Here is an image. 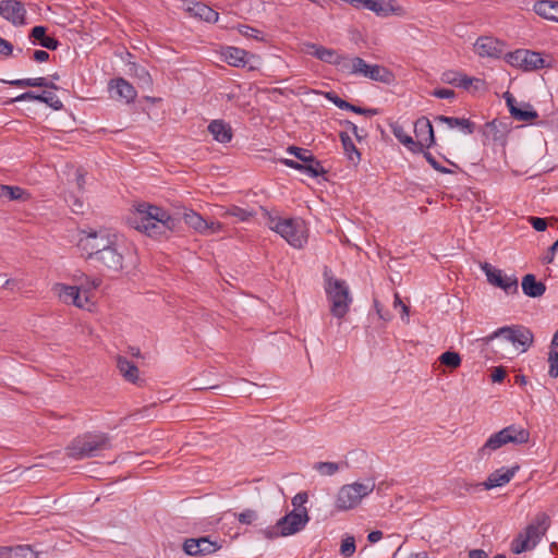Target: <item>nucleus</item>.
I'll list each match as a JSON object with an SVG mask.
<instances>
[{"label":"nucleus","instance_id":"nucleus-1","mask_svg":"<svg viewBox=\"0 0 558 558\" xmlns=\"http://www.w3.org/2000/svg\"><path fill=\"white\" fill-rule=\"evenodd\" d=\"M128 223L148 236H162L179 230L181 219L169 215L163 208L149 203H140L128 217Z\"/></svg>","mask_w":558,"mask_h":558},{"label":"nucleus","instance_id":"nucleus-2","mask_svg":"<svg viewBox=\"0 0 558 558\" xmlns=\"http://www.w3.org/2000/svg\"><path fill=\"white\" fill-rule=\"evenodd\" d=\"M118 242L119 235L108 228H87L78 231L77 247L86 260L111 248Z\"/></svg>","mask_w":558,"mask_h":558},{"label":"nucleus","instance_id":"nucleus-3","mask_svg":"<svg viewBox=\"0 0 558 558\" xmlns=\"http://www.w3.org/2000/svg\"><path fill=\"white\" fill-rule=\"evenodd\" d=\"M111 438L105 433H85L75 437L66 447V454L75 460L93 458L111 449Z\"/></svg>","mask_w":558,"mask_h":558},{"label":"nucleus","instance_id":"nucleus-4","mask_svg":"<svg viewBox=\"0 0 558 558\" xmlns=\"http://www.w3.org/2000/svg\"><path fill=\"white\" fill-rule=\"evenodd\" d=\"M325 292L330 303V313L337 318H343L353 301L347 282L335 278L328 268L324 271Z\"/></svg>","mask_w":558,"mask_h":558},{"label":"nucleus","instance_id":"nucleus-5","mask_svg":"<svg viewBox=\"0 0 558 558\" xmlns=\"http://www.w3.org/2000/svg\"><path fill=\"white\" fill-rule=\"evenodd\" d=\"M260 214L266 220L269 229L280 234L289 244L294 247H302L306 242L305 227L301 219L272 216L266 208L259 207Z\"/></svg>","mask_w":558,"mask_h":558},{"label":"nucleus","instance_id":"nucleus-6","mask_svg":"<svg viewBox=\"0 0 558 558\" xmlns=\"http://www.w3.org/2000/svg\"><path fill=\"white\" fill-rule=\"evenodd\" d=\"M529 440L530 432L526 428L511 424L490 435L485 444L477 450V458L480 460L488 458L494 451L508 444L524 445L527 444Z\"/></svg>","mask_w":558,"mask_h":558},{"label":"nucleus","instance_id":"nucleus-7","mask_svg":"<svg viewBox=\"0 0 558 558\" xmlns=\"http://www.w3.org/2000/svg\"><path fill=\"white\" fill-rule=\"evenodd\" d=\"M375 488V483L368 481L367 483L355 482L340 487L335 501V508L338 511H348L356 508L362 499L368 496Z\"/></svg>","mask_w":558,"mask_h":558},{"label":"nucleus","instance_id":"nucleus-8","mask_svg":"<svg viewBox=\"0 0 558 558\" xmlns=\"http://www.w3.org/2000/svg\"><path fill=\"white\" fill-rule=\"evenodd\" d=\"M498 337H504L514 347H522V352L527 351V349L533 344L534 341L533 332L527 327L522 325L500 327L497 330H495L492 335L484 338V341L488 343Z\"/></svg>","mask_w":558,"mask_h":558},{"label":"nucleus","instance_id":"nucleus-9","mask_svg":"<svg viewBox=\"0 0 558 558\" xmlns=\"http://www.w3.org/2000/svg\"><path fill=\"white\" fill-rule=\"evenodd\" d=\"M348 69L344 72L349 74H360L369 80L389 83L392 78V73L385 66L379 64H367L362 58L354 57L349 59Z\"/></svg>","mask_w":558,"mask_h":558},{"label":"nucleus","instance_id":"nucleus-10","mask_svg":"<svg viewBox=\"0 0 558 558\" xmlns=\"http://www.w3.org/2000/svg\"><path fill=\"white\" fill-rule=\"evenodd\" d=\"M88 262H92L97 269L119 274L123 269L124 256L118 243L111 248L95 255Z\"/></svg>","mask_w":558,"mask_h":558},{"label":"nucleus","instance_id":"nucleus-11","mask_svg":"<svg viewBox=\"0 0 558 558\" xmlns=\"http://www.w3.org/2000/svg\"><path fill=\"white\" fill-rule=\"evenodd\" d=\"M308 521L310 515L307 510L303 508L300 511L292 510L280 518L278 520V526L281 529L282 536H289L302 531Z\"/></svg>","mask_w":558,"mask_h":558},{"label":"nucleus","instance_id":"nucleus-12","mask_svg":"<svg viewBox=\"0 0 558 558\" xmlns=\"http://www.w3.org/2000/svg\"><path fill=\"white\" fill-rule=\"evenodd\" d=\"M306 53L329 64L337 65L342 72L348 69V57L340 56L335 49L326 48L317 44H306Z\"/></svg>","mask_w":558,"mask_h":558},{"label":"nucleus","instance_id":"nucleus-13","mask_svg":"<svg viewBox=\"0 0 558 558\" xmlns=\"http://www.w3.org/2000/svg\"><path fill=\"white\" fill-rule=\"evenodd\" d=\"M489 283L502 289L506 293H518V279L515 276H504L501 270L492 267L490 264L482 265Z\"/></svg>","mask_w":558,"mask_h":558},{"label":"nucleus","instance_id":"nucleus-14","mask_svg":"<svg viewBox=\"0 0 558 558\" xmlns=\"http://www.w3.org/2000/svg\"><path fill=\"white\" fill-rule=\"evenodd\" d=\"M0 15L15 26L26 23V9L20 0H2L0 2Z\"/></svg>","mask_w":558,"mask_h":558},{"label":"nucleus","instance_id":"nucleus-15","mask_svg":"<svg viewBox=\"0 0 558 558\" xmlns=\"http://www.w3.org/2000/svg\"><path fill=\"white\" fill-rule=\"evenodd\" d=\"M221 548L217 542L208 537L187 538L183 543V550L189 556H206L216 553Z\"/></svg>","mask_w":558,"mask_h":558},{"label":"nucleus","instance_id":"nucleus-16","mask_svg":"<svg viewBox=\"0 0 558 558\" xmlns=\"http://www.w3.org/2000/svg\"><path fill=\"white\" fill-rule=\"evenodd\" d=\"M504 48L505 43L492 36H481L474 44V51L482 58H500Z\"/></svg>","mask_w":558,"mask_h":558},{"label":"nucleus","instance_id":"nucleus-17","mask_svg":"<svg viewBox=\"0 0 558 558\" xmlns=\"http://www.w3.org/2000/svg\"><path fill=\"white\" fill-rule=\"evenodd\" d=\"M415 143H421V151L435 145V134L432 122L426 117H421L414 122Z\"/></svg>","mask_w":558,"mask_h":558},{"label":"nucleus","instance_id":"nucleus-18","mask_svg":"<svg viewBox=\"0 0 558 558\" xmlns=\"http://www.w3.org/2000/svg\"><path fill=\"white\" fill-rule=\"evenodd\" d=\"M507 133V124L495 119L483 126L482 134L485 138L483 143L484 145H486L487 142L504 145L506 143Z\"/></svg>","mask_w":558,"mask_h":558},{"label":"nucleus","instance_id":"nucleus-19","mask_svg":"<svg viewBox=\"0 0 558 558\" xmlns=\"http://www.w3.org/2000/svg\"><path fill=\"white\" fill-rule=\"evenodd\" d=\"M518 470L519 465H514L509 469H498L490 473L485 482H483L482 484H477L476 486H484L485 489H492L495 487L504 486L513 478Z\"/></svg>","mask_w":558,"mask_h":558},{"label":"nucleus","instance_id":"nucleus-20","mask_svg":"<svg viewBox=\"0 0 558 558\" xmlns=\"http://www.w3.org/2000/svg\"><path fill=\"white\" fill-rule=\"evenodd\" d=\"M183 220L184 222L192 227L194 230L204 233L208 230L211 232H216L221 230L222 226L220 222H214L210 223L207 222L199 214L195 213L194 210H184L183 213Z\"/></svg>","mask_w":558,"mask_h":558},{"label":"nucleus","instance_id":"nucleus-21","mask_svg":"<svg viewBox=\"0 0 558 558\" xmlns=\"http://www.w3.org/2000/svg\"><path fill=\"white\" fill-rule=\"evenodd\" d=\"M24 100H36L39 102H44L50 108L54 110H60L63 108L62 101L51 92H43L41 94H36L34 92H25L15 98L11 99L10 102H17Z\"/></svg>","mask_w":558,"mask_h":558},{"label":"nucleus","instance_id":"nucleus-22","mask_svg":"<svg viewBox=\"0 0 558 558\" xmlns=\"http://www.w3.org/2000/svg\"><path fill=\"white\" fill-rule=\"evenodd\" d=\"M547 520L548 518L546 514H538L536 520L529 524L523 532H521V534L526 537V541L532 545L533 548L538 544L542 536L546 533Z\"/></svg>","mask_w":558,"mask_h":558},{"label":"nucleus","instance_id":"nucleus-23","mask_svg":"<svg viewBox=\"0 0 558 558\" xmlns=\"http://www.w3.org/2000/svg\"><path fill=\"white\" fill-rule=\"evenodd\" d=\"M29 40L34 45H39L48 50H57L60 43L57 38L47 35V27L43 25L34 26L28 35Z\"/></svg>","mask_w":558,"mask_h":558},{"label":"nucleus","instance_id":"nucleus-24","mask_svg":"<svg viewBox=\"0 0 558 558\" xmlns=\"http://www.w3.org/2000/svg\"><path fill=\"white\" fill-rule=\"evenodd\" d=\"M207 129L214 140L219 143L226 144L232 140V129L223 120H213Z\"/></svg>","mask_w":558,"mask_h":558},{"label":"nucleus","instance_id":"nucleus-25","mask_svg":"<svg viewBox=\"0 0 558 558\" xmlns=\"http://www.w3.org/2000/svg\"><path fill=\"white\" fill-rule=\"evenodd\" d=\"M436 121L447 124L450 129H459L463 134H473L476 124L466 118L437 116Z\"/></svg>","mask_w":558,"mask_h":558},{"label":"nucleus","instance_id":"nucleus-26","mask_svg":"<svg viewBox=\"0 0 558 558\" xmlns=\"http://www.w3.org/2000/svg\"><path fill=\"white\" fill-rule=\"evenodd\" d=\"M533 10L541 17L558 23V0H538Z\"/></svg>","mask_w":558,"mask_h":558},{"label":"nucleus","instance_id":"nucleus-27","mask_svg":"<svg viewBox=\"0 0 558 558\" xmlns=\"http://www.w3.org/2000/svg\"><path fill=\"white\" fill-rule=\"evenodd\" d=\"M522 291L529 298H539L546 291V286L542 281H537L533 274H527L522 278Z\"/></svg>","mask_w":558,"mask_h":558},{"label":"nucleus","instance_id":"nucleus-28","mask_svg":"<svg viewBox=\"0 0 558 558\" xmlns=\"http://www.w3.org/2000/svg\"><path fill=\"white\" fill-rule=\"evenodd\" d=\"M186 11L193 16L208 23L217 22L219 16L214 9L202 2H192L186 7Z\"/></svg>","mask_w":558,"mask_h":558},{"label":"nucleus","instance_id":"nucleus-29","mask_svg":"<svg viewBox=\"0 0 558 558\" xmlns=\"http://www.w3.org/2000/svg\"><path fill=\"white\" fill-rule=\"evenodd\" d=\"M281 162L289 168L306 173L311 178H317L327 173V170L323 167L322 162H314V166L310 163L305 165L293 159H282Z\"/></svg>","mask_w":558,"mask_h":558},{"label":"nucleus","instance_id":"nucleus-30","mask_svg":"<svg viewBox=\"0 0 558 558\" xmlns=\"http://www.w3.org/2000/svg\"><path fill=\"white\" fill-rule=\"evenodd\" d=\"M0 558H38L31 545L0 547Z\"/></svg>","mask_w":558,"mask_h":558},{"label":"nucleus","instance_id":"nucleus-31","mask_svg":"<svg viewBox=\"0 0 558 558\" xmlns=\"http://www.w3.org/2000/svg\"><path fill=\"white\" fill-rule=\"evenodd\" d=\"M390 129L395 137L401 144H403L410 151H412L413 154H421V143H415L412 136L405 133L404 128L399 122L391 123Z\"/></svg>","mask_w":558,"mask_h":558},{"label":"nucleus","instance_id":"nucleus-32","mask_svg":"<svg viewBox=\"0 0 558 558\" xmlns=\"http://www.w3.org/2000/svg\"><path fill=\"white\" fill-rule=\"evenodd\" d=\"M5 84L24 88V87H46L50 89H58L59 87L52 82L47 80L46 77H35V78H17L12 81H2Z\"/></svg>","mask_w":558,"mask_h":558},{"label":"nucleus","instance_id":"nucleus-33","mask_svg":"<svg viewBox=\"0 0 558 558\" xmlns=\"http://www.w3.org/2000/svg\"><path fill=\"white\" fill-rule=\"evenodd\" d=\"M225 60L232 66H245L248 52L236 47H228L223 52Z\"/></svg>","mask_w":558,"mask_h":558},{"label":"nucleus","instance_id":"nucleus-34","mask_svg":"<svg viewBox=\"0 0 558 558\" xmlns=\"http://www.w3.org/2000/svg\"><path fill=\"white\" fill-rule=\"evenodd\" d=\"M117 367L119 368L121 375L130 383L135 384L138 379V368L137 366L129 361L124 356H118L117 359Z\"/></svg>","mask_w":558,"mask_h":558},{"label":"nucleus","instance_id":"nucleus-35","mask_svg":"<svg viewBox=\"0 0 558 558\" xmlns=\"http://www.w3.org/2000/svg\"><path fill=\"white\" fill-rule=\"evenodd\" d=\"M361 8L368 9L380 16H387L393 11L391 0H363Z\"/></svg>","mask_w":558,"mask_h":558},{"label":"nucleus","instance_id":"nucleus-36","mask_svg":"<svg viewBox=\"0 0 558 558\" xmlns=\"http://www.w3.org/2000/svg\"><path fill=\"white\" fill-rule=\"evenodd\" d=\"M548 66L541 52L526 50L524 52L523 71H535Z\"/></svg>","mask_w":558,"mask_h":558},{"label":"nucleus","instance_id":"nucleus-37","mask_svg":"<svg viewBox=\"0 0 558 558\" xmlns=\"http://www.w3.org/2000/svg\"><path fill=\"white\" fill-rule=\"evenodd\" d=\"M339 137H340L344 154L348 157V159L350 161H352L353 163H359L361 160V153L354 145L350 135L347 132H340Z\"/></svg>","mask_w":558,"mask_h":558},{"label":"nucleus","instance_id":"nucleus-38","mask_svg":"<svg viewBox=\"0 0 558 558\" xmlns=\"http://www.w3.org/2000/svg\"><path fill=\"white\" fill-rule=\"evenodd\" d=\"M114 90L116 94L121 98L124 99L128 104L133 101L136 97V90L132 84H130L124 78H117L114 80Z\"/></svg>","mask_w":558,"mask_h":558},{"label":"nucleus","instance_id":"nucleus-39","mask_svg":"<svg viewBox=\"0 0 558 558\" xmlns=\"http://www.w3.org/2000/svg\"><path fill=\"white\" fill-rule=\"evenodd\" d=\"M0 197L9 201H25L29 194L20 186L0 184Z\"/></svg>","mask_w":558,"mask_h":558},{"label":"nucleus","instance_id":"nucleus-40","mask_svg":"<svg viewBox=\"0 0 558 558\" xmlns=\"http://www.w3.org/2000/svg\"><path fill=\"white\" fill-rule=\"evenodd\" d=\"M287 151L291 155H293L295 158L300 160V162L305 165H312L314 166V162H320L312 153L311 150L298 146H289L287 148Z\"/></svg>","mask_w":558,"mask_h":558},{"label":"nucleus","instance_id":"nucleus-41","mask_svg":"<svg viewBox=\"0 0 558 558\" xmlns=\"http://www.w3.org/2000/svg\"><path fill=\"white\" fill-rule=\"evenodd\" d=\"M513 119L518 121H533L538 117V113L533 109V107L530 104H523L522 107H518L515 110L512 111Z\"/></svg>","mask_w":558,"mask_h":558},{"label":"nucleus","instance_id":"nucleus-42","mask_svg":"<svg viewBox=\"0 0 558 558\" xmlns=\"http://www.w3.org/2000/svg\"><path fill=\"white\" fill-rule=\"evenodd\" d=\"M257 213L253 210H248L245 208H241L235 205H231L223 214L225 217L231 216L238 218L240 221H248L251 218L255 217Z\"/></svg>","mask_w":558,"mask_h":558},{"label":"nucleus","instance_id":"nucleus-43","mask_svg":"<svg viewBox=\"0 0 558 558\" xmlns=\"http://www.w3.org/2000/svg\"><path fill=\"white\" fill-rule=\"evenodd\" d=\"M438 361L441 365H445L451 369H456L461 365V356L458 352L446 351L439 357Z\"/></svg>","mask_w":558,"mask_h":558},{"label":"nucleus","instance_id":"nucleus-44","mask_svg":"<svg viewBox=\"0 0 558 558\" xmlns=\"http://www.w3.org/2000/svg\"><path fill=\"white\" fill-rule=\"evenodd\" d=\"M78 287L60 284L59 296L64 303L73 304L74 300L78 298Z\"/></svg>","mask_w":558,"mask_h":558},{"label":"nucleus","instance_id":"nucleus-45","mask_svg":"<svg viewBox=\"0 0 558 558\" xmlns=\"http://www.w3.org/2000/svg\"><path fill=\"white\" fill-rule=\"evenodd\" d=\"M326 98L329 101H331L333 105H336L339 109L349 110V111L356 113L359 106L348 102L347 100L339 97L336 93H333V92L327 93Z\"/></svg>","mask_w":558,"mask_h":558},{"label":"nucleus","instance_id":"nucleus-46","mask_svg":"<svg viewBox=\"0 0 558 558\" xmlns=\"http://www.w3.org/2000/svg\"><path fill=\"white\" fill-rule=\"evenodd\" d=\"M532 548V545L526 541V537H524L521 533H519L511 542V551L515 555L522 554Z\"/></svg>","mask_w":558,"mask_h":558},{"label":"nucleus","instance_id":"nucleus-47","mask_svg":"<svg viewBox=\"0 0 558 558\" xmlns=\"http://www.w3.org/2000/svg\"><path fill=\"white\" fill-rule=\"evenodd\" d=\"M239 32L247 38H253L257 41H266L265 35L262 31L251 27L248 25H240Z\"/></svg>","mask_w":558,"mask_h":558},{"label":"nucleus","instance_id":"nucleus-48","mask_svg":"<svg viewBox=\"0 0 558 558\" xmlns=\"http://www.w3.org/2000/svg\"><path fill=\"white\" fill-rule=\"evenodd\" d=\"M314 469L322 475L330 476L339 471L340 465L336 462H317L315 463Z\"/></svg>","mask_w":558,"mask_h":558},{"label":"nucleus","instance_id":"nucleus-49","mask_svg":"<svg viewBox=\"0 0 558 558\" xmlns=\"http://www.w3.org/2000/svg\"><path fill=\"white\" fill-rule=\"evenodd\" d=\"M524 52L525 49H518L513 52H509L506 54V61L512 66L522 69L524 63Z\"/></svg>","mask_w":558,"mask_h":558},{"label":"nucleus","instance_id":"nucleus-50","mask_svg":"<svg viewBox=\"0 0 558 558\" xmlns=\"http://www.w3.org/2000/svg\"><path fill=\"white\" fill-rule=\"evenodd\" d=\"M549 369L548 375L553 378L558 377V351L550 348L548 353Z\"/></svg>","mask_w":558,"mask_h":558},{"label":"nucleus","instance_id":"nucleus-51","mask_svg":"<svg viewBox=\"0 0 558 558\" xmlns=\"http://www.w3.org/2000/svg\"><path fill=\"white\" fill-rule=\"evenodd\" d=\"M426 159V161L432 166V168L440 173H452V171L444 166H441L436 158L427 150L423 149L421 151Z\"/></svg>","mask_w":558,"mask_h":558},{"label":"nucleus","instance_id":"nucleus-52","mask_svg":"<svg viewBox=\"0 0 558 558\" xmlns=\"http://www.w3.org/2000/svg\"><path fill=\"white\" fill-rule=\"evenodd\" d=\"M355 551V539L353 536H348L344 539H342L341 546H340V553L344 557H351Z\"/></svg>","mask_w":558,"mask_h":558},{"label":"nucleus","instance_id":"nucleus-53","mask_svg":"<svg viewBox=\"0 0 558 558\" xmlns=\"http://www.w3.org/2000/svg\"><path fill=\"white\" fill-rule=\"evenodd\" d=\"M257 518V513L253 509H245L238 514V520L242 524H252Z\"/></svg>","mask_w":558,"mask_h":558},{"label":"nucleus","instance_id":"nucleus-54","mask_svg":"<svg viewBox=\"0 0 558 558\" xmlns=\"http://www.w3.org/2000/svg\"><path fill=\"white\" fill-rule=\"evenodd\" d=\"M307 499H308V495L307 493L305 492H301V493H298L293 498H292V505L294 507L293 510H296V511H300L302 510L304 507V504L307 502Z\"/></svg>","mask_w":558,"mask_h":558},{"label":"nucleus","instance_id":"nucleus-55","mask_svg":"<svg viewBox=\"0 0 558 558\" xmlns=\"http://www.w3.org/2000/svg\"><path fill=\"white\" fill-rule=\"evenodd\" d=\"M260 533L268 539H275L282 536L281 529L278 526V522L274 526L260 530Z\"/></svg>","mask_w":558,"mask_h":558},{"label":"nucleus","instance_id":"nucleus-56","mask_svg":"<svg viewBox=\"0 0 558 558\" xmlns=\"http://www.w3.org/2000/svg\"><path fill=\"white\" fill-rule=\"evenodd\" d=\"M529 222L536 231H545L548 226L547 220L541 217L531 216L529 217Z\"/></svg>","mask_w":558,"mask_h":558},{"label":"nucleus","instance_id":"nucleus-57","mask_svg":"<svg viewBox=\"0 0 558 558\" xmlns=\"http://www.w3.org/2000/svg\"><path fill=\"white\" fill-rule=\"evenodd\" d=\"M432 95L440 99H450L454 97V90L448 88H436L433 90Z\"/></svg>","mask_w":558,"mask_h":558},{"label":"nucleus","instance_id":"nucleus-58","mask_svg":"<svg viewBox=\"0 0 558 558\" xmlns=\"http://www.w3.org/2000/svg\"><path fill=\"white\" fill-rule=\"evenodd\" d=\"M13 45L0 36V54L9 57L13 52Z\"/></svg>","mask_w":558,"mask_h":558},{"label":"nucleus","instance_id":"nucleus-59","mask_svg":"<svg viewBox=\"0 0 558 558\" xmlns=\"http://www.w3.org/2000/svg\"><path fill=\"white\" fill-rule=\"evenodd\" d=\"M473 82H477L478 83L480 80L474 78V77H470V76H468L465 74H461L460 73L458 87H462L464 89H469Z\"/></svg>","mask_w":558,"mask_h":558},{"label":"nucleus","instance_id":"nucleus-60","mask_svg":"<svg viewBox=\"0 0 558 558\" xmlns=\"http://www.w3.org/2000/svg\"><path fill=\"white\" fill-rule=\"evenodd\" d=\"M459 75H460L459 72L449 71V72L444 73L442 81L448 84L458 86Z\"/></svg>","mask_w":558,"mask_h":558},{"label":"nucleus","instance_id":"nucleus-61","mask_svg":"<svg viewBox=\"0 0 558 558\" xmlns=\"http://www.w3.org/2000/svg\"><path fill=\"white\" fill-rule=\"evenodd\" d=\"M344 123H345L347 128L353 133L356 141L361 142L362 140H364L366 137L367 134L360 133L357 126L353 122L347 120Z\"/></svg>","mask_w":558,"mask_h":558},{"label":"nucleus","instance_id":"nucleus-62","mask_svg":"<svg viewBox=\"0 0 558 558\" xmlns=\"http://www.w3.org/2000/svg\"><path fill=\"white\" fill-rule=\"evenodd\" d=\"M138 78L147 86L151 85V77L145 68H138L135 70Z\"/></svg>","mask_w":558,"mask_h":558},{"label":"nucleus","instance_id":"nucleus-63","mask_svg":"<svg viewBox=\"0 0 558 558\" xmlns=\"http://www.w3.org/2000/svg\"><path fill=\"white\" fill-rule=\"evenodd\" d=\"M506 374L507 373H506L505 368L499 366V367H495L490 377L494 383H501L505 379Z\"/></svg>","mask_w":558,"mask_h":558},{"label":"nucleus","instance_id":"nucleus-64","mask_svg":"<svg viewBox=\"0 0 558 558\" xmlns=\"http://www.w3.org/2000/svg\"><path fill=\"white\" fill-rule=\"evenodd\" d=\"M33 59L36 61V62H46L49 60V53L45 50H35L33 52Z\"/></svg>","mask_w":558,"mask_h":558}]
</instances>
